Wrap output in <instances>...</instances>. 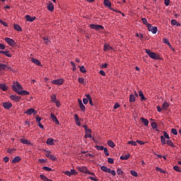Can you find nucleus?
Listing matches in <instances>:
<instances>
[{
  "instance_id": "11",
  "label": "nucleus",
  "mask_w": 181,
  "mask_h": 181,
  "mask_svg": "<svg viewBox=\"0 0 181 181\" xmlns=\"http://www.w3.org/2000/svg\"><path fill=\"white\" fill-rule=\"evenodd\" d=\"M74 119H75L76 124H77L78 127H80L81 123V121L79 119L78 114H74Z\"/></svg>"
},
{
  "instance_id": "31",
  "label": "nucleus",
  "mask_w": 181,
  "mask_h": 181,
  "mask_svg": "<svg viewBox=\"0 0 181 181\" xmlns=\"http://www.w3.org/2000/svg\"><path fill=\"white\" fill-rule=\"evenodd\" d=\"M160 141L163 145L166 144V139L165 137V132H163V136H160Z\"/></svg>"
},
{
  "instance_id": "21",
  "label": "nucleus",
  "mask_w": 181,
  "mask_h": 181,
  "mask_svg": "<svg viewBox=\"0 0 181 181\" xmlns=\"http://www.w3.org/2000/svg\"><path fill=\"white\" fill-rule=\"evenodd\" d=\"M47 8H48V11H51L52 12L54 11V6L52 1H49V4H48V6H47Z\"/></svg>"
},
{
  "instance_id": "29",
  "label": "nucleus",
  "mask_w": 181,
  "mask_h": 181,
  "mask_svg": "<svg viewBox=\"0 0 181 181\" xmlns=\"http://www.w3.org/2000/svg\"><path fill=\"white\" fill-rule=\"evenodd\" d=\"M40 177L43 181H53V180H50L49 178H47L45 175H40Z\"/></svg>"
},
{
  "instance_id": "2",
  "label": "nucleus",
  "mask_w": 181,
  "mask_h": 181,
  "mask_svg": "<svg viewBox=\"0 0 181 181\" xmlns=\"http://www.w3.org/2000/svg\"><path fill=\"white\" fill-rule=\"evenodd\" d=\"M146 53L151 57V59H154L155 60H158L161 59L160 55L156 54L155 52H151V49H146Z\"/></svg>"
},
{
  "instance_id": "62",
  "label": "nucleus",
  "mask_w": 181,
  "mask_h": 181,
  "mask_svg": "<svg viewBox=\"0 0 181 181\" xmlns=\"http://www.w3.org/2000/svg\"><path fill=\"white\" fill-rule=\"evenodd\" d=\"M64 175H66L67 176H71V171H64Z\"/></svg>"
},
{
  "instance_id": "34",
  "label": "nucleus",
  "mask_w": 181,
  "mask_h": 181,
  "mask_svg": "<svg viewBox=\"0 0 181 181\" xmlns=\"http://www.w3.org/2000/svg\"><path fill=\"white\" fill-rule=\"evenodd\" d=\"M163 42H165V45H168V46H170V47H171L172 45H171V42H170L169 39L165 37L163 39Z\"/></svg>"
},
{
  "instance_id": "54",
  "label": "nucleus",
  "mask_w": 181,
  "mask_h": 181,
  "mask_svg": "<svg viewBox=\"0 0 181 181\" xmlns=\"http://www.w3.org/2000/svg\"><path fill=\"white\" fill-rule=\"evenodd\" d=\"M42 169H45V171H52V168H48L47 165H44Z\"/></svg>"
},
{
  "instance_id": "56",
  "label": "nucleus",
  "mask_w": 181,
  "mask_h": 181,
  "mask_svg": "<svg viewBox=\"0 0 181 181\" xmlns=\"http://www.w3.org/2000/svg\"><path fill=\"white\" fill-rule=\"evenodd\" d=\"M103 149H104L105 155H106L107 156H108L110 155V153H109V151H108L107 148H103Z\"/></svg>"
},
{
  "instance_id": "59",
  "label": "nucleus",
  "mask_w": 181,
  "mask_h": 181,
  "mask_svg": "<svg viewBox=\"0 0 181 181\" xmlns=\"http://www.w3.org/2000/svg\"><path fill=\"white\" fill-rule=\"evenodd\" d=\"M151 127L153 129L157 128V124L156 123V121H153V122L151 123Z\"/></svg>"
},
{
  "instance_id": "58",
  "label": "nucleus",
  "mask_w": 181,
  "mask_h": 181,
  "mask_svg": "<svg viewBox=\"0 0 181 181\" xmlns=\"http://www.w3.org/2000/svg\"><path fill=\"white\" fill-rule=\"evenodd\" d=\"M130 173L132 176H138V173L136 171L132 170Z\"/></svg>"
},
{
  "instance_id": "45",
  "label": "nucleus",
  "mask_w": 181,
  "mask_h": 181,
  "mask_svg": "<svg viewBox=\"0 0 181 181\" xmlns=\"http://www.w3.org/2000/svg\"><path fill=\"white\" fill-rule=\"evenodd\" d=\"M171 24L172 25H177V26H180V23H177V20H171Z\"/></svg>"
},
{
  "instance_id": "23",
  "label": "nucleus",
  "mask_w": 181,
  "mask_h": 181,
  "mask_svg": "<svg viewBox=\"0 0 181 181\" xmlns=\"http://www.w3.org/2000/svg\"><path fill=\"white\" fill-rule=\"evenodd\" d=\"M130 156L131 155L129 153H127V155H121V160H128V158H130Z\"/></svg>"
},
{
  "instance_id": "3",
  "label": "nucleus",
  "mask_w": 181,
  "mask_h": 181,
  "mask_svg": "<svg viewBox=\"0 0 181 181\" xmlns=\"http://www.w3.org/2000/svg\"><path fill=\"white\" fill-rule=\"evenodd\" d=\"M100 169H102V171H105V173H110L111 175H112L113 176H115L117 175V173L115 170V169L107 168V165H101Z\"/></svg>"
},
{
  "instance_id": "15",
  "label": "nucleus",
  "mask_w": 181,
  "mask_h": 181,
  "mask_svg": "<svg viewBox=\"0 0 181 181\" xmlns=\"http://www.w3.org/2000/svg\"><path fill=\"white\" fill-rule=\"evenodd\" d=\"M78 103H79V107L83 110V112H85L86 111V107L84 105V103H83L82 100L78 99Z\"/></svg>"
},
{
  "instance_id": "41",
  "label": "nucleus",
  "mask_w": 181,
  "mask_h": 181,
  "mask_svg": "<svg viewBox=\"0 0 181 181\" xmlns=\"http://www.w3.org/2000/svg\"><path fill=\"white\" fill-rule=\"evenodd\" d=\"M4 54L6 55V57H12L11 54H10V52L8 51V49L5 50V49H4Z\"/></svg>"
},
{
  "instance_id": "8",
  "label": "nucleus",
  "mask_w": 181,
  "mask_h": 181,
  "mask_svg": "<svg viewBox=\"0 0 181 181\" xmlns=\"http://www.w3.org/2000/svg\"><path fill=\"white\" fill-rule=\"evenodd\" d=\"M51 100L56 103L57 107H60V102L57 100L56 95H51Z\"/></svg>"
},
{
  "instance_id": "14",
  "label": "nucleus",
  "mask_w": 181,
  "mask_h": 181,
  "mask_svg": "<svg viewBox=\"0 0 181 181\" xmlns=\"http://www.w3.org/2000/svg\"><path fill=\"white\" fill-rule=\"evenodd\" d=\"M78 171H81V173H89L88 168L86 167V165H82L81 167L78 168Z\"/></svg>"
},
{
  "instance_id": "50",
  "label": "nucleus",
  "mask_w": 181,
  "mask_h": 181,
  "mask_svg": "<svg viewBox=\"0 0 181 181\" xmlns=\"http://www.w3.org/2000/svg\"><path fill=\"white\" fill-rule=\"evenodd\" d=\"M129 101H136L135 95H130Z\"/></svg>"
},
{
  "instance_id": "5",
  "label": "nucleus",
  "mask_w": 181,
  "mask_h": 181,
  "mask_svg": "<svg viewBox=\"0 0 181 181\" xmlns=\"http://www.w3.org/2000/svg\"><path fill=\"white\" fill-rule=\"evenodd\" d=\"M4 40L8 43L10 46H16V42L14 39H11V37H5Z\"/></svg>"
},
{
  "instance_id": "36",
  "label": "nucleus",
  "mask_w": 181,
  "mask_h": 181,
  "mask_svg": "<svg viewBox=\"0 0 181 181\" xmlns=\"http://www.w3.org/2000/svg\"><path fill=\"white\" fill-rule=\"evenodd\" d=\"M139 96H141V100H146V96H144V94L143 93V90H139Z\"/></svg>"
},
{
  "instance_id": "42",
  "label": "nucleus",
  "mask_w": 181,
  "mask_h": 181,
  "mask_svg": "<svg viewBox=\"0 0 181 181\" xmlns=\"http://www.w3.org/2000/svg\"><path fill=\"white\" fill-rule=\"evenodd\" d=\"M128 144H131L132 146H136L137 141H128Z\"/></svg>"
},
{
  "instance_id": "1",
  "label": "nucleus",
  "mask_w": 181,
  "mask_h": 181,
  "mask_svg": "<svg viewBox=\"0 0 181 181\" xmlns=\"http://www.w3.org/2000/svg\"><path fill=\"white\" fill-rule=\"evenodd\" d=\"M12 88L16 93L21 94L22 96H26L30 94L29 90H23V86L19 83V82H13Z\"/></svg>"
},
{
  "instance_id": "35",
  "label": "nucleus",
  "mask_w": 181,
  "mask_h": 181,
  "mask_svg": "<svg viewBox=\"0 0 181 181\" xmlns=\"http://www.w3.org/2000/svg\"><path fill=\"white\" fill-rule=\"evenodd\" d=\"M108 146H110L111 148H115V144L113 141H107Z\"/></svg>"
},
{
  "instance_id": "33",
  "label": "nucleus",
  "mask_w": 181,
  "mask_h": 181,
  "mask_svg": "<svg viewBox=\"0 0 181 181\" xmlns=\"http://www.w3.org/2000/svg\"><path fill=\"white\" fill-rule=\"evenodd\" d=\"M85 96H87V98H88L90 105H92V106H93L94 103L93 102V98H91L90 95H85Z\"/></svg>"
},
{
  "instance_id": "51",
  "label": "nucleus",
  "mask_w": 181,
  "mask_h": 181,
  "mask_svg": "<svg viewBox=\"0 0 181 181\" xmlns=\"http://www.w3.org/2000/svg\"><path fill=\"white\" fill-rule=\"evenodd\" d=\"M88 100L89 99L88 98V96H86V98L83 99V102L84 103L85 107H86V105H87V103H88Z\"/></svg>"
},
{
  "instance_id": "10",
  "label": "nucleus",
  "mask_w": 181,
  "mask_h": 181,
  "mask_svg": "<svg viewBox=\"0 0 181 181\" xmlns=\"http://www.w3.org/2000/svg\"><path fill=\"white\" fill-rule=\"evenodd\" d=\"M88 137L90 138L92 137V130L90 129V128H88L87 124V130H86V134H85V138L88 139Z\"/></svg>"
},
{
  "instance_id": "25",
  "label": "nucleus",
  "mask_w": 181,
  "mask_h": 181,
  "mask_svg": "<svg viewBox=\"0 0 181 181\" xmlns=\"http://www.w3.org/2000/svg\"><path fill=\"white\" fill-rule=\"evenodd\" d=\"M166 142H167V144L168 146H170L171 148H175V144H174L173 141H171L170 137H169L168 141H166Z\"/></svg>"
},
{
  "instance_id": "13",
  "label": "nucleus",
  "mask_w": 181,
  "mask_h": 181,
  "mask_svg": "<svg viewBox=\"0 0 181 181\" xmlns=\"http://www.w3.org/2000/svg\"><path fill=\"white\" fill-rule=\"evenodd\" d=\"M51 117L52 121L54 122V123H56V124H60V122L59 121V119H57V116H55V114H53L52 112L51 113Z\"/></svg>"
},
{
  "instance_id": "57",
  "label": "nucleus",
  "mask_w": 181,
  "mask_h": 181,
  "mask_svg": "<svg viewBox=\"0 0 181 181\" xmlns=\"http://www.w3.org/2000/svg\"><path fill=\"white\" fill-rule=\"evenodd\" d=\"M117 173V175H123L124 171L122 170V169L118 168Z\"/></svg>"
},
{
  "instance_id": "22",
  "label": "nucleus",
  "mask_w": 181,
  "mask_h": 181,
  "mask_svg": "<svg viewBox=\"0 0 181 181\" xmlns=\"http://www.w3.org/2000/svg\"><path fill=\"white\" fill-rule=\"evenodd\" d=\"M27 21H35L36 16H30V14H26L25 16Z\"/></svg>"
},
{
  "instance_id": "12",
  "label": "nucleus",
  "mask_w": 181,
  "mask_h": 181,
  "mask_svg": "<svg viewBox=\"0 0 181 181\" xmlns=\"http://www.w3.org/2000/svg\"><path fill=\"white\" fill-rule=\"evenodd\" d=\"M10 98L13 101H21V96H16V95H11Z\"/></svg>"
},
{
  "instance_id": "46",
  "label": "nucleus",
  "mask_w": 181,
  "mask_h": 181,
  "mask_svg": "<svg viewBox=\"0 0 181 181\" xmlns=\"http://www.w3.org/2000/svg\"><path fill=\"white\" fill-rule=\"evenodd\" d=\"M6 64H2L1 62H0V71H1V70L3 69H6Z\"/></svg>"
},
{
  "instance_id": "49",
  "label": "nucleus",
  "mask_w": 181,
  "mask_h": 181,
  "mask_svg": "<svg viewBox=\"0 0 181 181\" xmlns=\"http://www.w3.org/2000/svg\"><path fill=\"white\" fill-rule=\"evenodd\" d=\"M173 169H175V171H179L180 173H181V169L179 165H174Z\"/></svg>"
},
{
  "instance_id": "43",
  "label": "nucleus",
  "mask_w": 181,
  "mask_h": 181,
  "mask_svg": "<svg viewBox=\"0 0 181 181\" xmlns=\"http://www.w3.org/2000/svg\"><path fill=\"white\" fill-rule=\"evenodd\" d=\"M41 119H42V117H40V116H36V121H37V123H38V127H40Z\"/></svg>"
},
{
  "instance_id": "55",
  "label": "nucleus",
  "mask_w": 181,
  "mask_h": 181,
  "mask_svg": "<svg viewBox=\"0 0 181 181\" xmlns=\"http://www.w3.org/2000/svg\"><path fill=\"white\" fill-rule=\"evenodd\" d=\"M107 162H109L110 164H114V158L109 157V158H107Z\"/></svg>"
},
{
  "instance_id": "24",
  "label": "nucleus",
  "mask_w": 181,
  "mask_h": 181,
  "mask_svg": "<svg viewBox=\"0 0 181 181\" xmlns=\"http://www.w3.org/2000/svg\"><path fill=\"white\" fill-rule=\"evenodd\" d=\"M103 4L105 7H112V3L110 0H104Z\"/></svg>"
},
{
  "instance_id": "26",
  "label": "nucleus",
  "mask_w": 181,
  "mask_h": 181,
  "mask_svg": "<svg viewBox=\"0 0 181 181\" xmlns=\"http://www.w3.org/2000/svg\"><path fill=\"white\" fill-rule=\"evenodd\" d=\"M104 52H107V50L113 49L112 47H110V45L105 44L103 47Z\"/></svg>"
},
{
  "instance_id": "60",
  "label": "nucleus",
  "mask_w": 181,
  "mask_h": 181,
  "mask_svg": "<svg viewBox=\"0 0 181 181\" xmlns=\"http://www.w3.org/2000/svg\"><path fill=\"white\" fill-rule=\"evenodd\" d=\"M156 171H160V173H165L164 169H162L161 168H156Z\"/></svg>"
},
{
  "instance_id": "17",
  "label": "nucleus",
  "mask_w": 181,
  "mask_h": 181,
  "mask_svg": "<svg viewBox=\"0 0 181 181\" xmlns=\"http://www.w3.org/2000/svg\"><path fill=\"white\" fill-rule=\"evenodd\" d=\"M168 107H170V103L168 102H163L162 105V110H168Z\"/></svg>"
},
{
  "instance_id": "20",
  "label": "nucleus",
  "mask_w": 181,
  "mask_h": 181,
  "mask_svg": "<svg viewBox=\"0 0 181 181\" xmlns=\"http://www.w3.org/2000/svg\"><path fill=\"white\" fill-rule=\"evenodd\" d=\"M3 107H4V108H7V110H8V108H11V107H12V103H11V102H4L3 103Z\"/></svg>"
},
{
  "instance_id": "32",
  "label": "nucleus",
  "mask_w": 181,
  "mask_h": 181,
  "mask_svg": "<svg viewBox=\"0 0 181 181\" xmlns=\"http://www.w3.org/2000/svg\"><path fill=\"white\" fill-rule=\"evenodd\" d=\"M21 142H22L23 144H30V141L28 140V139H21Z\"/></svg>"
},
{
  "instance_id": "38",
  "label": "nucleus",
  "mask_w": 181,
  "mask_h": 181,
  "mask_svg": "<svg viewBox=\"0 0 181 181\" xmlns=\"http://www.w3.org/2000/svg\"><path fill=\"white\" fill-rule=\"evenodd\" d=\"M14 28L17 31H21L22 30V28H21L20 25H17V24L14 25Z\"/></svg>"
},
{
  "instance_id": "53",
  "label": "nucleus",
  "mask_w": 181,
  "mask_h": 181,
  "mask_svg": "<svg viewBox=\"0 0 181 181\" xmlns=\"http://www.w3.org/2000/svg\"><path fill=\"white\" fill-rule=\"evenodd\" d=\"M49 158H51V160H56L55 155L52 154V151H50V156Z\"/></svg>"
},
{
  "instance_id": "47",
  "label": "nucleus",
  "mask_w": 181,
  "mask_h": 181,
  "mask_svg": "<svg viewBox=\"0 0 181 181\" xmlns=\"http://www.w3.org/2000/svg\"><path fill=\"white\" fill-rule=\"evenodd\" d=\"M164 137L165 139H167V141H169L170 136L169 134H168V132H164Z\"/></svg>"
},
{
  "instance_id": "9",
  "label": "nucleus",
  "mask_w": 181,
  "mask_h": 181,
  "mask_svg": "<svg viewBox=\"0 0 181 181\" xmlns=\"http://www.w3.org/2000/svg\"><path fill=\"white\" fill-rule=\"evenodd\" d=\"M37 110L35 109H28L25 110V114H28V115H32V114L36 115Z\"/></svg>"
},
{
  "instance_id": "16",
  "label": "nucleus",
  "mask_w": 181,
  "mask_h": 181,
  "mask_svg": "<svg viewBox=\"0 0 181 181\" xmlns=\"http://www.w3.org/2000/svg\"><path fill=\"white\" fill-rule=\"evenodd\" d=\"M88 175H92V177H89L90 180H93L94 181H97V177H95V173L88 170Z\"/></svg>"
},
{
  "instance_id": "44",
  "label": "nucleus",
  "mask_w": 181,
  "mask_h": 181,
  "mask_svg": "<svg viewBox=\"0 0 181 181\" xmlns=\"http://www.w3.org/2000/svg\"><path fill=\"white\" fill-rule=\"evenodd\" d=\"M80 71H81L82 73H86L85 66H80Z\"/></svg>"
},
{
  "instance_id": "64",
  "label": "nucleus",
  "mask_w": 181,
  "mask_h": 181,
  "mask_svg": "<svg viewBox=\"0 0 181 181\" xmlns=\"http://www.w3.org/2000/svg\"><path fill=\"white\" fill-rule=\"evenodd\" d=\"M100 74H103V76H105L106 74L105 71H104V69H100Z\"/></svg>"
},
{
  "instance_id": "40",
  "label": "nucleus",
  "mask_w": 181,
  "mask_h": 181,
  "mask_svg": "<svg viewBox=\"0 0 181 181\" xmlns=\"http://www.w3.org/2000/svg\"><path fill=\"white\" fill-rule=\"evenodd\" d=\"M46 45H50L51 41L48 37H42Z\"/></svg>"
},
{
  "instance_id": "39",
  "label": "nucleus",
  "mask_w": 181,
  "mask_h": 181,
  "mask_svg": "<svg viewBox=\"0 0 181 181\" xmlns=\"http://www.w3.org/2000/svg\"><path fill=\"white\" fill-rule=\"evenodd\" d=\"M6 48V45L3 44V42H0V49L1 52H4Z\"/></svg>"
},
{
  "instance_id": "27",
  "label": "nucleus",
  "mask_w": 181,
  "mask_h": 181,
  "mask_svg": "<svg viewBox=\"0 0 181 181\" xmlns=\"http://www.w3.org/2000/svg\"><path fill=\"white\" fill-rule=\"evenodd\" d=\"M47 144H49L51 146L54 144V139H52V137H48V139H47Z\"/></svg>"
},
{
  "instance_id": "7",
  "label": "nucleus",
  "mask_w": 181,
  "mask_h": 181,
  "mask_svg": "<svg viewBox=\"0 0 181 181\" xmlns=\"http://www.w3.org/2000/svg\"><path fill=\"white\" fill-rule=\"evenodd\" d=\"M64 82V78H57L56 80H52V83H54L55 86H63Z\"/></svg>"
},
{
  "instance_id": "52",
  "label": "nucleus",
  "mask_w": 181,
  "mask_h": 181,
  "mask_svg": "<svg viewBox=\"0 0 181 181\" xmlns=\"http://www.w3.org/2000/svg\"><path fill=\"white\" fill-rule=\"evenodd\" d=\"M78 82H79V83H84L85 80H84V78H83V76H79Z\"/></svg>"
},
{
  "instance_id": "61",
  "label": "nucleus",
  "mask_w": 181,
  "mask_h": 181,
  "mask_svg": "<svg viewBox=\"0 0 181 181\" xmlns=\"http://www.w3.org/2000/svg\"><path fill=\"white\" fill-rule=\"evenodd\" d=\"M45 155L46 156H48L49 158H50V150H47V151H45Z\"/></svg>"
},
{
  "instance_id": "28",
  "label": "nucleus",
  "mask_w": 181,
  "mask_h": 181,
  "mask_svg": "<svg viewBox=\"0 0 181 181\" xmlns=\"http://www.w3.org/2000/svg\"><path fill=\"white\" fill-rule=\"evenodd\" d=\"M20 160H21V157H19V156H16V157H14V158H13V164H16L17 162H20Z\"/></svg>"
},
{
  "instance_id": "30",
  "label": "nucleus",
  "mask_w": 181,
  "mask_h": 181,
  "mask_svg": "<svg viewBox=\"0 0 181 181\" xmlns=\"http://www.w3.org/2000/svg\"><path fill=\"white\" fill-rule=\"evenodd\" d=\"M0 89H2V90H7L8 86H6V83H0Z\"/></svg>"
},
{
  "instance_id": "18",
  "label": "nucleus",
  "mask_w": 181,
  "mask_h": 181,
  "mask_svg": "<svg viewBox=\"0 0 181 181\" xmlns=\"http://www.w3.org/2000/svg\"><path fill=\"white\" fill-rule=\"evenodd\" d=\"M31 62L34 64H37V66H42L40 61L38 59H35V57H32Z\"/></svg>"
},
{
  "instance_id": "4",
  "label": "nucleus",
  "mask_w": 181,
  "mask_h": 181,
  "mask_svg": "<svg viewBox=\"0 0 181 181\" xmlns=\"http://www.w3.org/2000/svg\"><path fill=\"white\" fill-rule=\"evenodd\" d=\"M89 26L90 28H93L94 30H103L104 28L103 25H95V23H90Z\"/></svg>"
},
{
  "instance_id": "37",
  "label": "nucleus",
  "mask_w": 181,
  "mask_h": 181,
  "mask_svg": "<svg viewBox=\"0 0 181 181\" xmlns=\"http://www.w3.org/2000/svg\"><path fill=\"white\" fill-rule=\"evenodd\" d=\"M141 19H142L144 24L146 25L147 28H148L149 23H148V20L146 19V18H142Z\"/></svg>"
},
{
  "instance_id": "48",
  "label": "nucleus",
  "mask_w": 181,
  "mask_h": 181,
  "mask_svg": "<svg viewBox=\"0 0 181 181\" xmlns=\"http://www.w3.org/2000/svg\"><path fill=\"white\" fill-rule=\"evenodd\" d=\"M171 132H172V134H174V135H177V134H178L177 128H172Z\"/></svg>"
},
{
  "instance_id": "6",
  "label": "nucleus",
  "mask_w": 181,
  "mask_h": 181,
  "mask_svg": "<svg viewBox=\"0 0 181 181\" xmlns=\"http://www.w3.org/2000/svg\"><path fill=\"white\" fill-rule=\"evenodd\" d=\"M148 30L149 32H152L153 34H156V33L158 32V27H153V25L148 23Z\"/></svg>"
},
{
  "instance_id": "19",
  "label": "nucleus",
  "mask_w": 181,
  "mask_h": 181,
  "mask_svg": "<svg viewBox=\"0 0 181 181\" xmlns=\"http://www.w3.org/2000/svg\"><path fill=\"white\" fill-rule=\"evenodd\" d=\"M141 121L144 124V127H148V124H149V121L146 117H141Z\"/></svg>"
},
{
  "instance_id": "63",
  "label": "nucleus",
  "mask_w": 181,
  "mask_h": 181,
  "mask_svg": "<svg viewBox=\"0 0 181 181\" xmlns=\"http://www.w3.org/2000/svg\"><path fill=\"white\" fill-rule=\"evenodd\" d=\"M95 148H96V149H100V151H103V149H104V146H98V145H96Z\"/></svg>"
}]
</instances>
